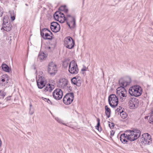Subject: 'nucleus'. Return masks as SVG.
<instances>
[{"instance_id":"nucleus-1","label":"nucleus","mask_w":153,"mask_h":153,"mask_svg":"<svg viewBox=\"0 0 153 153\" xmlns=\"http://www.w3.org/2000/svg\"><path fill=\"white\" fill-rule=\"evenodd\" d=\"M141 134L140 130L134 129L132 131L128 130L125 133L122 134L120 137V140L122 143H125L127 140L133 141L137 139Z\"/></svg>"},{"instance_id":"nucleus-2","label":"nucleus","mask_w":153,"mask_h":153,"mask_svg":"<svg viewBox=\"0 0 153 153\" xmlns=\"http://www.w3.org/2000/svg\"><path fill=\"white\" fill-rule=\"evenodd\" d=\"M129 92L131 96L135 97H138L142 94L143 89L140 85H134L130 88Z\"/></svg>"},{"instance_id":"nucleus-3","label":"nucleus","mask_w":153,"mask_h":153,"mask_svg":"<svg viewBox=\"0 0 153 153\" xmlns=\"http://www.w3.org/2000/svg\"><path fill=\"white\" fill-rule=\"evenodd\" d=\"M140 141L141 144L143 145L150 144L152 142L151 135L148 133H145L141 136Z\"/></svg>"},{"instance_id":"nucleus-4","label":"nucleus","mask_w":153,"mask_h":153,"mask_svg":"<svg viewBox=\"0 0 153 153\" xmlns=\"http://www.w3.org/2000/svg\"><path fill=\"white\" fill-rule=\"evenodd\" d=\"M66 20L67 21V24L70 29L73 30L76 27V19L74 17L68 14L66 16Z\"/></svg>"},{"instance_id":"nucleus-5","label":"nucleus","mask_w":153,"mask_h":153,"mask_svg":"<svg viewBox=\"0 0 153 153\" xmlns=\"http://www.w3.org/2000/svg\"><path fill=\"white\" fill-rule=\"evenodd\" d=\"M117 94L118 98H120L121 101H124L127 95L126 89L123 87L117 88Z\"/></svg>"},{"instance_id":"nucleus-6","label":"nucleus","mask_w":153,"mask_h":153,"mask_svg":"<svg viewBox=\"0 0 153 153\" xmlns=\"http://www.w3.org/2000/svg\"><path fill=\"white\" fill-rule=\"evenodd\" d=\"M54 17L56 20L61 23H64L66 19L64 14L60 11L56 12L54 14Z\"/></svg>"},{"instance_id":"nucleus-7","label":"nucleus","mask_w":153,"mask_h":153,"mask_svg":"<svg viewBox=\"0 0 153 153\" xmlns=\"http://www.w3.org/2000/svg\"><path fill=\"white\" fill-rule=\"evenodd\" d=\"M77 65L75 61L73 60L70 62L68 71L69 72L73 74H76L78 72Z\"/></svg>"},{"instance_id":"nucleus-8","label":"nucleus","mask_w":153,"mask_h":153,"mask_svg":"<svg viewBox=\"0 0 153 153\" xmlns=\"http://www.w3.org/2000/svg\"><path fill=\"white\" fill-rule=\"evenodd\" d=\"M12 26L10 25L7 16H5L3 19V23L2 27L1 29H2L6 31H10L12 28Z\"/></svg>"},{"instance_id":"nucleus-9","label":"nucleus","mask_w":153,"mask_h":153,"mask_svg":"<svg viewBox=\"0 0 153 153\" xmlns=\"http://www.w3.org/2000/svg\"><path fill=\"white\" fill-rule=\"evenodd\" d=\"M108 100L110 105L113 108L115 107L118 104V98L114 94L110 95L108 97Z\"/></svg>"},{"instance_id":"nucleus-10","label":"nucleus","mask_w":153,"mask_h":153,"mask_svg":"<svg viewBox=\"0 0 153 153\" xmlns=\"http://www.w3.org/2000/svg\"><path fill=\"white\" fill-rule=\"evenodd\" d=\"M57 66L54 63L51 62L49 63L48 71L51 75H54L57 72Z\"/></svg>"},{"instance_id":"nucleus-11","label":"nucleus","mask_w":153,"mask_h":153,"mask_svg":"<svg viewBox=\"0 0 153 153\" xmlns=\"http://www.w3.org/2000/svg\"><path fill=\"white\" fill-rule=\"evenodd\" d=\"M41 36L45 39H52V33L46 28H44L41 31Z\"/></svg>"},{"instance_id":"nucleus-12","label":"nucleus","mask_w":153,"mask_h":153,"mask_svg":"<svg viewBox=\"0 0 153 153\" xmlns=\"http://www.w3.org/2000/svg\"><path fill=\"white\" fill-rule=\"evenodd\" d=\"M64 42L65 45L67 48L71 49L74 47V41L71 37L68 36L66 37Z\"/></svg>"},{"instance_id":"nucleus-13","label":"nucleus","mask_w":153,"mask_h":153,"mask_svg":"<svg viewBox=\"0 0 153 153\" xmlns=\"http://www.w3.org/2000/svg\"><path fill=\"white\" fill-rule=\"evenodd\" d=\"M36 81L38 87L41 89L44 87L46 83L45 78L39 75L36 78Z\"/></svg>"},{"instance_id":"nucleus-14","label":"nucleus","mask_w":153,"mask_h":153,"mask_svg":"<svg viewBox=\"0 0 153 153\" xmlns=\"http://www.w3.org/2000/svg\"><path fill=\"white\" fill-rule=\"evenodd\" d=\"M74 97L73 93H71L67 94L63 99L64 103L67 105L70 104L73 101Z\"/></svg>"},{"instance_id":"nucleus-15","label":"nucleus","mask_w":153,"mask_h":153,"mask_svg":"<svg viewBox=\"0 0 153 153\" xmlns=\"http://www.w3.org/2000/svg\"><path fill=\"white\" fill-rule=\"evenodd\" d=\"M139 100L135 98H131L128 102L129 106L130 109H134L138 106Z\"/></svg>"},{"instance_id":"nucleus-16","label":"nucleus","mask_w":153,"mask_h":153,"mask_svg":"<svg viewBox=\"0 0 153 153\" xmlns=\"http://www.w3.org/2000/svg\"><path fill=\"white\" fill-rule=\"evenodd\" d=\"M63 92L60 89H56L53 93V98L57 100H60L62 97Z\"/></svg>"},{"instance_id":"nucleus-17","label":"nucleus","mask_w":153,"mask_h":153,"mask_svg":"<svg viewBox=\"0 0 153 153\" xmlns=\"http://www.w3.org/2000/svg\"><path fill=\"white\" fill-rule=\"evenodd\" d=\"M131 82L130 78L128 77L125 79H121L119 80V84L120 87H123L124 88L128 85H129Z\"/></svg>"},{"instance_id":"nucleus-18","label":"nucleus","mask_w":153,"mask_h":153,"mask_svg":"<svg viewBox=\"0 0 153 153\" xmlns=\"http://www.w3.org/2000/svg\"><path fill=\"white\" fill-rule=\"evenodd\" d=\"M51 28L54 32L56 33L60 30V26L57 22H53L51 23Z\"/></svg>"},{"instance_id":"nucleus-19","label":"nucleus","mask_w":153,"mask_h":153,"mask_svg":"<svg viewBox=\"0 0 153 153\" xmlns=\"http://www.w3.org/2000/svg\"><path fill=\"white\" fill-rule=\"evenodd\" d=\"M72 83L77 86H79L81 85L82 80L80 77L76 76L74 77L71 79Z\"/></svg>"},{"instance_id":"nucleus-20","label":"nucleus","mask_w":153,"mask_h":153,"mask_svg":"<svg viewBox=\"0 0 153 153\" xmlns=\"http://www.w3.org/2000/svg\"><path fill=\"white\" fill-rule=\"evenodd\" d=\"M8 76L6 74H4L2 76L1 80L0 82V84L2 86H4L7 84L8 83Z\"/></svg>"},{"instance_id":"nucleus-21","label":"nucleus","mask_w":153,"mask_h":153,"mask_svg":"<svg viewBox=\"0 0 153 153\" xmlns=\"http://www.w3.org/2000/svg\"><path fill=\"white\" fill-rule=\"evenodd\" d=\"M67 81L65 78L60 79L59 81L58 84L60 87L64 88L67 84Z\"/></svg>"},{"instance_id":"nucleus-22","label":"nucleus","mask_w":153,"mask_h":153,"mask_svg":"<svg viewBox=\"0 0 153 153\" xmlns=\"http://www.w3.org/2000/svg\"><path fill=\"white\" fill-rule=\"evenodd\" d=\"M53 84H50L47 85L46 87L45 88V91H48L51 92L54 88V85L55 83H53Z\"/></svg>"},{"instance_id":"nucleus-23","label":"nucleus","mask_w":153,"mask_h":153,"mask_svg":"<svg viewBox=\"0 0 153 153\" xmlns=\"http://www.w3.org/2000/svg\"><path fill=\"white\" fill-rule=\"evenodd\" d=\"M46 57V55L43 52H40L39 54L38 59L41 62H42L44 60V59Z\"/></svg>"},{"instance_id":"nucleus-24","label":"nucleus","mask_w":153,"mask_h":153,"mask_svg":"<svg viewBox=\"0 0 153 153\" xmlns=\"http://www.w3.org/2000/svg\"><path fill=\"white\" fill-rule=\"evenodd\" d=\"M105 114L108 118H109L110 116L111 111L110 108L108 107V106L106 105L105 106Z\"/></svg>"},{"instance_id":"nucleus-25","label":"nucleus","mask_w":153,"mask_h":153,"mask_svg":"<svg viewBox=\"0 0 153 153\" xmlns=\"http://www.w3.org/2000/svg\"><path fill=\"white\" fill-rule=\"evenodd\" d=\"M59 11H63L67 13L68 12V9L66 5L61 6L59 7Z\"/></svg>"},{"instance_id":"nucleus-26","label":"nucleus","mask_w":153,"mask_h":153,"mask_svg":"<svg viewBox=\"0 0 153 153\" xmlns=\"http://www.w3.org/2000/svg\"><path fill=\"white\" fill-rule=\"evenodd\" d=\"M2 68L3 71L6 72H9L10 71V68L6 64L3 65L2 66Z\"/></svg>"},{"instance_id":"nucleus-27","label":"nucleus","mask_w":153,"mask_h":153,"mask_svg":"<svg viewBox=\"0 0 153 153\" xmlns=\"http://www.w3.org/2000/svg\"><path fill=\"white\" fill-rule=\"evenodd\" d=\"M120 116L121 118L124 119L127 117V115L125 112L122 110L121 112H120Z\"/></svg>"},{"instance_id":"nucleus-28","label":"nucleus","mask_w":153,"mask_h":153,"mask_svg":"<svg viewBox=\"0 0 153 153\" xmlns=\"http://www.w3.org/2000/svg\"><path fill=\"white\" fill-rule=\"evenodd\" d=\"M149 122L150 123L153 124V111H152L151 113Z\"/></svg>"},{"instance_id":"nucleus-29","label":"nucleus","mask_w":153,"mask_h":153,"mask_svg":"<svg viewBox=\"0 0 153 153\" xmlns=\"http://www.w3.org/2000/svg\"><path fill=\"white\" fill-rule=\"evenodd\" d=\"M15 14L14 11H11L10 13V17L12 21H14L15 19Z\"/></svg>"},{"instance_id":"nucleus-30","label":"nucleus","mask_w":153,"mask_h":153,"mask_svg":"<svg viewBox=\"0 0 153 153\" xmlns=\"http://www.w3.org/2000/svg\"><path fill=\"white\" fill-rule=\"evenodd\" d=\"M42 99L45 102H47L48 103L51 105H52V103L51 101L49 100V99L42 97Z\"/></svg>"},{"instance_id":"nucleus-31","label":"nucleus","mask_w":153,"mask_h":153,"mask_svg":"<svg viewBox=\"0 0 153 153\" xmlns=\"http://www.w3.org/2000/svg\"><path fill=\"white\" fill-rule=\"evenodd\" d=\"M69 64L66 61H65L63 62V66L64 68H66L68 66H69Z\"/></svg>"},{"instance_id":"nucleus-32","label":"nucleus","mask_w":153,"mask_h":153,"mask_svg":"<svg viewBox=\"0 0 153 153\" xmlns=\"http://www.w3.org/2000/svg\"><path fill=\"white\" fill-rule=\"evenodd\" d=\"M97 121L98 123L97 124V125L96 126V129L99 130V127L100 126V120L99 118H97Z\"/></svg>"},{"instance_id":"nucleus-33","label":"nucleus","mask_w":153,"mask_h":153,"mask_svg":"<svg viewBox=\"0 0 153 153\" xmlns=\"http://www.w3.org/2000/svg\"><path fill=\"white\" fill-rule=\"evenodd\" d=\"M6 93L4 91L0 90V95L3 97V98L5 96Z\"/></svg>"},{"instance_id":"nucleus-34","label":"nucleus","mask_w":153,"mask_h":153,"mask_svg":"<svg viewBox=\"0 0 153 153\" xmlns=\"http://www.w3.org/2000/svg\"><path fill=\"white\" fill-rule=\"evenodd\" d=\"M34 113V109L33 108H30L29 114L30 115L33 114Z\"/></svg>"},{"instance_id":"nucleus-35","label":"nucleus","mask_w":153,"mask_h":153,"mask_svg":"<svg viewBox=\"0 0 153 153\" xmlns=\"http://www.w3.org/2000/svg\"><path fill=\"white\" fill-rule=\"evenodd\" d=\"M3 10L1 7H0V17L3 14Z\"/></svg>"},{"instance_id":"nucleus-36","label":"nucleus","mask_w":153,"mask_h":153,"mask_svg":"<svg viewBox=\"0 0 153 153\" xmlns=\"http://www.w3.org/2000/svg\"><path fill=\"white\" fill-rule=\"evenodd\" d=\"M55 120L59 123L62 124L63 123L62 121L58 117H56L55 118Z\"/></svg>"},{"instance_id":"nucleus-37","label":"nucleus","mask_w":153,"mask_h":153,"mask_svg":"<svg viewBox=\"0 0 153 153\" xmlns=\"http://www.w3.org/2000/svg\"><path fill=\"white\" fill-rule=\"evenodd\" d=\"M109 126L111 128H113L114 126V125L113 123H109Z\"/></svg>"},{"instance_id":"nucleus-38","label":"nucleus","mask_w":153,"mask_h":153,"mask_svg":"<svg viewBox=\"0 0 153 153\" xmlns=\"http://www.w3.org/2000/svg\"><path fill=\"white\" fill-rule=\"evenodd\" d=\"M87 70V68L86 67L84 66L83 68L82 69L81 71H86Z\"/></svg>"},{"instance_id":"nucleus-39","label":"nucleus","mask_w":153,"mask_h":153,"mask_svg":"<svg viewBox=\"0 0 153 153\" xmlns=\"http://www.w3.org/2000/svg\"><path fill=\"white\" fill-rule=\"evenodd\" d=\"M121 111V110L120 109V108H117L116 110H115V112H120H120H121V111Z\"/></svg>"},{"instance_id":"nucleus-40","label":"nucleus","mask_w":153,"mask_h":153,"mask_svg":"<svg viewBox=\"0 0 153 153\" xmlns=\"http://www.w3.org/2000/svg\"><path fill=\"white\" fill-rule=\"evenodd\" d=\"M114 132L113 131H112V132H111V136H112L114 135Z\"/></svg>"},{"instance_id":"nucleus-41","label":"nucleus","mask_w":153,"mask_h":153,"mask_svg":"<svg viewBox=\"0 0 153 153\" xmlns=\"http://www.w3.org/2000/svg\"><path fill=\"white\" fill-rule=\"evenodd\" d=\"M10 96L7 97L6 98L7 100H10Z\"/></svg>"},{"instance_id":"nucleus-42","label":"nucleus","mask_w":153,"mask_h":153,"mask_svg":"<svg viewBox=\"0 0 153 153\" xmlns=\"http://www.w3.org/2000/svg\"><path fill=\"white\" fill-rule=\"evenodd\" d=\"M30 108H32V105L31 104V103H30Z\"/></svg>"},{"instance_id":"nucleus-43","label":"nucleus","mask_w":153,"mask_h":153,"mask_svg":"<svg viewBox=\"0 0 153 153\" xmlns=\"http://www.w3.org/2000/svg\"><path fill=\"white\" fill-rule=\"evenodd\" d=\"M62 124L66 126H69L67 124H65V123H63Z\"/></svg>"},{"instance_id":"nucleus-44","label":"nucleus","mask_w":153,"mask_h":153,"mask_svg":"<svg viewBox=\"0 0 153 153\" xmlns=\"http://www.w3.org/2000/svg\"><path fill=\"white\" fill-rule=\"evenodd\" d=\"M1 140L0 139V146H1Z\"/></svg>"},{"instance_id":"nucleus-45","label":"nucleus","mask_w":153,"mask_h":153,"mask_svg":"<svg viewBox=\"0 0 153 153\" xmlns=\"http://www.w3.org/2000/svg\"><path fill=\"white\" fill-rule=\"evenodd\" d=\"M51 81L52 82V84H53V82H54V83H55L54 81H52V80Z\"/></svg>"},{"instance_id":"nucleus-46","label":"nucleus","mask_w":153,"mask_h":153,"mask_svg":"<svg viewBox=\"0 0 153 153\" xmlns=\"http://www.w3.org/2000/svg\"><path fill=\"white\" fill-rule=\"evenodd\" d=\"M146 117L147 118V117H145V119H146Z\"/></svg>"},{"instance_id":"nucleus-47","label":"nucleus","mask_w":153,"mask_h":153,"mask_svg":"<svg viewBox=\"0 0 153 153\" xmlns=\"http://www.w3.org/2000/svg\"><path fill=\"white\" fill-rule=\"evenodd\" d=\"M26 5L27 6V4H26Z\"/></svg>"},{"instance_id":"nucleus-48","label":"nucleus","mask_w":153,"mask_h":153,"mask_svg":"<svg viewBox=\"0 0 153 153\" xmlns=\"http://www.w3.org/2000/svg\"><path fill=\"white\" fill-rule=\"evenodd\" d=\"M4 82H4L3 84H4Z\"/></svg>"}]
</instances>
